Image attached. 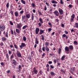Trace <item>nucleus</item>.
Masks as SVG:
<instances>
[{
	"instance_id": "f257e3e1",
	"label": "nucleus",
	"mask_w": 78,
	"mask_h": 78,
	"mask_svg": "<svg viewBox=\"0 0 78 78\" xmlns=\"http://www.w3.org/2000/svg\"><path fill=\"white\" fill-rule=\"evenodd\" d=\"M38 72V71L37 69H36V68L35 67L33 68V71H32V73L33 75H37V73Z\"/></svg>"
},
{
	"instance_id": "f03ea898",
	"label": "nucleus",
	"mask_w": 78,
	"mask_h": 78,
	"mask_svg": "<svg viewBox=\"0 0 78 78\" xmlns=\"http://www.w3.org/2000/svg\"><path fill=\"white\" fill-rule=\"evenodd\" d=\"M42 50L43 51H46V52H48L49 51V50H50V49L49 48H48L47 47H43L42 48Z\"/></svg>"
},
{
	"instance_id": "7ed1b4c3",
	"label": "nucleus",
	"mask_w": 78,
	"mask_h": 78,
	"mask_svg": "<svg viewBox=\"0 0 78 78\" xmlns=\"http://www.w3.org/2000/svg\"><path fill=\"white\" fill-rule=\"evenodd\" d=\"M11 63L12 66H14V67L16 66V65L17 64V62L14 59L12 60Z\"/></svg>"
},
{
	"instance_id": "20e7f679",
	"label": "nucleus",
	"mask_w": 78,
	"mask_h": 78,
	"mask_svg": "<svg viewBox=\"0 0 78 78\" xmlns=\"http://www.w3.org/2000/svg\"><path fill=\"white\" fill-rule=\"evenodd\" d=\"M5 28V26L3 24H1L0 26V30L2 31H4V30Z\"/></svg>"
},
{
	"instance_id": "39448f33",
	"label": "nucleus",
	"mask_w": 78,
	"mask_h": 78,
	"mask_svg": "<svg viewBox=\"0 0 78 78\" xmlns=\"http://www.w3.org/2000/svg\"><path fill=\"white\" fill-rule=\"evenodd\" d=\"M39 21L41 23H38L39 27H41V25L42 24V23H44L43 21H42V19L40 18H39Z\"/></svg>"
},
{
	"instance_id": "423d86ee",
	"label": "nucleus",
	"mask_w": 78,
	"mask_h": 78,
	"mask_svg": "<svg viewBox=\"0 0 78 78\" xmlns=\"http://www.w3.org/2000/svg\"><path fill=\"white\" fill-rule=\"evenodd\" d=\"M26 47V44L23 43H21V45H20V49H22L23 47Z\"/></svg>"
},
{
	"instance_id": "0eeeda50",
	"label": "nucleus",
	"mask_w": 78,
	"mask_h": 78,
	"mask_svg": "<svg viewBox=\"0 0 78 78\" xmlns=\"http://www.w3.org/2000/svg\"><path fill=\"white\" fill-rule=\"evenodd\" d=\"M58 11L60 15H62L64 14V11L60 8H58Z\"/></svg>"
},
{
	"instance_id": "6e6552de",
	"label": "nucleus",
	"mask_w": 78,
	"mask_h": 78,
	"mask_svg": "<svg viewBox=\"0 0 78 78\" xmlns=\"http://www.w3.org/2000/svg\"><path fill=\"white\" fill-rule=\"evenodd\" d=\"M16 55H17V56H18V57L19 58H20V57H21V56H22V54H21V53H20V52L18 51H17V52H16Z\"/></svg>"
},
{
	"instance_id": "1a4fd4ad",
	"label": "nucleus",
	"mask_w": 78,
	"mask_h": 78,
	"mask_svg": "<svg viewBox=\"0 0 78 78\" xmlns=\"http://www.w3.org/2000/svg\"><path fill=\"white\" fill-rule=\"evenodd\" d=\"M54 13L56 16H58L59 15V13L58 12V11L56 10L54 12Z\"/></svg>"
},
{
	"instance_id": "9d476101",
	"label": "nucleus",
	"mask_w": 78,
	"mask_h": 78,
	"mask_svg": "<svg viewBox=\"0 0 78 78\" xmlns=\"http://www.w3.org/2000/svg\"><path fill=\"white\" fill-rule=\"evenodd\" d=\"M39 32V28H37L35 29V33L36 34H37Z\"/></svg>"
},
{
	"instance_id": "9b49d317",
	"label": "nucleus",
	"mask_w": 78,
	"mask_h": 78,
	"mask_svg": "<svg viewBox=\"0 0 78 78\" xmlns=\"http://www.w3.org/2000/svg\"><path fill=\"white\" fill-rule=\"evenodd\" d=\"M22 26V24H21V23H20L17 24V27H18V28H19V29H20Z\"/></svg>"
},
{
	"instance_id": "f8f14e48",
	"label": "nucleus",
	"mask_w": 78,
	"mask_h": 78,
	"mask_svg": "<svg viewBox=\"0 0 78 78\" xmlns=\"http://www.w3.org/2000/svg\"><path fill=\"white\" fill-rule=\"evenodd\" d=\"M73 69H72V68H71V69H70V73H71L72 74H73V75H74V74L73 73V71H75V69H74L73 68Z\"/></svg>"
},
{
	"instance_id": "ddd939ff",
	"label": "nucleus",
	"mask_w": 78,
	"mask_h": 78,
	"mask_svg": "<svg viewBox=\"0 0 78 78\" xmlns=\"http://www.w3.org/2000/svg\"><path fill=\"white\" fill-rule=\"evenodd\" d=\"M2 39L3 42H5L7 40L6 38L5 37H2Z\"/></svg>"
},
{
	"instance_id": "4468645a",
	"label": "nucleus",
	"mask_w": 78,
	"mask_h": 78,
	"mask_svg": "<svg viewBox=\"0 0 78 78\" xmlns=\"http://www.w3.org/2000/svg\"><path fill=\"white\" fill-rule=\"evenodd\" d=\"M69 48L68 47L66 46L65 48V50L66 51H69Z\"/></svg>"
},
{
	"instance_id": "2eb2a0df",
	"label": "nucleus",
	"mask_w": 78,
	"mask_h": 78,
	"mask_svg": "<svg viewBox=\"0 0 78 78\" xmlns=\"http://www.w3.org/2000/svg\"><path fill=\"white\" fill-rule=\"evenodd\" d=\"M35 44H39V40L37 39V38H35Z\"/></svg>"
},
{
	"instance_id": "dca6fc26",
	"label": "nucleus",
	"mask_w": 78,
	"mask_h": 78,
	"mask_svg": "<svg viewBox=\"0 0 78 78\" xmlns=\"http://www.w3.org/2000/svg\"><path fill=\"white\" fill-rule=\"evenodd\" d=\"M44 30L40 29L39 32L40 34H43V33H44Z\"/></svg>"
},
{
	"instance_id": "f3484780",
	"label": "nucleus",
	"mask_w": 78,
	"mask_h": 78,
	"mask_svg": "<svg viewBox=\"0 0 78 78\" xmlns=\"http://www.w3.org/2000/svg\"><path fill=\"white\" fill-rule=\"evenodd\" d=\"M69 48L70 49V50H72L73 49V47L72 45H70L69 46Z\"/></svg>"
},
{
	"instance_id": "a211bd4d",
	"label": "nucleus",
	"mask_w": 78,
	"mask_h": 78,
	"mask_svg": "<svg viewBox=\"0 0 78 78\" xmlns=\"http://www.w3.org/2000/svg\"><path fill=\"white\" fill-rule=\"evenodd\" d=\"M28 59H29L30 62H32L33 61V59H32V58H31V56H29V57H28Z\"/></svg>"
},
{
	"instance_id": "6ab92c4d",
	"label": "nucleus",
	"mask_w": 78,
	"mask_h": 78,
	"mask_svg": "<svg viewBox=\"0 0 78 78\" xmlns=\"http://www.w3.org/2000/svg\"><path fill=\"white\" fill-rule=\"evenodd\" d=\"M15 15L16 17H18L19 16V12L17 11H16L15 12Z\"/></svg>"
},
{
	"instance_id": "aec40b11",
	"label": "nucleus",
	"mask_w": 78,
	"mask_h": 78,
	"mask_svg": "<svg viewBox=\"0 0 78 78\" xmlns=\"http://www.w3.org/2000/svg\"><path fill=\"white\" fill-rule=\"evenodd\" d=\"M63 37H66V39H68V37H67V36L66 35V34H63L62 35V38H63Z\"/></svg>"
},
{
	"instance_id": "412c9836",
	"label": "nucleus",
	"mask_w": 78,
	"mask_h": 78,
	"mask_svg": "<svg viewBox=\"0 0 78 78\" xmlns=\"http://www.w3.org/2000/svg\"><path fill=\"white\" fill-rule=\"evenodd\" d=\"M21 3L23 5H26L25 1H24V0H21Z\"/></svg>"
},
{
	"instance_id": "4be33fe9",
	"label": "nucleus",
	"mask_w": 78,
	"mask_h": 78,
	"mask_svg": "<svg viewBox=\"0 0 78 78\" xmlns=\"http://www.w3.org/2000/svg\"><path fill=\"white\" fill-rule=\"evenodd\" d=\"M61 50H62V49L61 48H59L58 49V54H60L61 53V52H62Z\"/></svg>"
},
{
	"instance_id": "5701e85b",
	"label": "nucleus",
	"mask_w": 78,
	"mask_h": 78,
	"mask_svg": "<svg viewBox=\"0 0 78 78\" xmlns=\"http://www.w3.org/2000/svg\"><path fill=\"white\" fill-rule=\"evenodd\" d=\"M16 33H18V34H19V33H20V31H19V30L18 29H16Z\"/></svg>"
},
{
	"instance_id": "b1692460",
	"label": "nucleus",
	"mask_w": 78,
	"mask_h": 78,
	"mask_svg": "<svg viewBox=\"0 0 78 78\" xmlns=\"http://www.w3.org/2000/svg\"><path fill=\"white\" fill-rule=\"evenodd\" d=\"M14 54H12V55L11 56H10V60H12V59H14Z\"/></svg>"
},
{
	"instance_id": "393cba45",
	"label": "nucleus",
	"mask_w": 78,
	"mask_h": 78,
	"mask_svg": "<svg viewBox=\"0 0 78 78\" xmlns=\"http://www.w3.org/2000/svg\"><path fill=\"white\" fill-rule=\"evenodd\" d=\"M49 45H50L49 43L48 42H45V45H46V47H48V46H49Z\"/></svg>"
},
{
	"instance_id": "a878e982",
	"label": "nucleus",
	"mask_w": 78,
	"mask_h": 78,
	"mask_svg": "<svg viewBox=\"0 0 78 78\" xmlns=\"http://www.w3.org/2000/svg\"><path fill=\"white\" fill-rule=\"evenodd\" d=\"M50 74H51V76H54V75H55V73H54L52 71L51 72Z\"/></svg>"
},
{
	"instance_id": "bb28decb",
	"label": "nucleus",
	"mask_w": 78,
	"mask_h": 78,
	"mask_svg": "<svg viewBox=\"0 0 78 78\" xmlns=\"http://www.w3.org/2000/svg\"><path fill=\"white\" fill-rule=\"evenodd\" d=\"M26 16L27 19H29L30 17V14H27L26 15Z\"/></svg>"
},
{
	"instance_id": "cd10ccee",
	"label": "nucleus",
	"mask_w": 78,
	"mask_h": 78,
	"mask_svg": "<svg viewBox=\"0 0 78 78\" xmlns=\"http://www.w3.org/2000/svg\"><path fill=\"white\" fill-rule=\"evenodd\" d=\"M34 51H31V56H34Z\"/></svg>"
},
{
	"instance_id": "c85d7f7f",
	"label": "nucleus",
	"mask_w": 78,
	"mask_h": 78,
	"mask_svg": "<svg viewBox=\"0 0 78 78\" xmlns=\"http://www.w3.org/2000/svg\"><path fill=\"white\" fill-rule=\"evenodd\" d=\"M75 26L74 27H76V28H78V23H76L75 24Z\"/></svg>"
},
{
	"instance_id": "c756f323",
	"label": "nucleus",
	"mask_w": 78,
	"mask_h": 78,
	"mask_svg": "<svg viewBox=\"0 0 78 78\" xmlns=\"http://www.w3.org/2000/svg\"><path fill=\"white\" fill-rule=\"evenodd\" d=\"M38 51L40 53H42V51L41 50V46L40 48H39V49L38 50Z\"/></svg>"
},
{
	"instance_id": "7c9ffc66",
	"label": "nucleus",
	"mask_w": 78,
	"mask_h": 78,
	"mask_svg": "<svg viewBox=\"0 0 78 78\" xmlns=\"http://www.w3.org/2000/svg\"><path fill=\"white\" fill-rule=\"evenodd\" d=\"M25 17H26V16L25 15H23L22 16V19L23 20H25Z\"/></svg>"
},
{
	"instance_id": "2f4dec72",
	"label": "nucleus",
	"mask_w": 78,
	"mask_h": 78,
	"mask_svg": "<svg viewBox=\"0 0 78 78\" xmlns=\"http://www.w3.org/2000/svg\"><path fill=\"white\" fill-rule=\"evenodd\" d=\"M52 3H58V2H57L54 0H53L52 1Z\"/></svg>"
},
{
	"instance_id": "473e14b6",
	"label": "nucleus",
	"mask_w": 78,
	"mask_h": 78,
	"mask_svg": "<svg viewBox=\"0 0 78 78\" xmlns=\"http://www.w3.org/2000/svg\"><path fill=\"white\" fill-rule=\"evenodd\" d=\"M27 27L28 26L27 25H25L22 28L23 30H25V29H26V28H27Z\"/></svg>"
},
{
	"instance_id": "72a5a7b5",
	"label": "nucleus",
	"mask_w": 78,
	"mask_h": 78,
	"mask_svg": "<svg viewBox=\"0 0 78 78\" xmlns=\"http://www.w3.org/2000/svg\"><path fill=\"white\" fill-rule=\"evenodd\" d=\"M74 44L75 45H78V42L76 41H75L74 42Z\"/></svg>"
},
{
	"instance_id": "f704fd0d",
	"label": "nucleus",
	"mask_w": 78,
	"mask_h": 78,
	"mask_svg": "<svg viewBox=\"0 0 78 78\" xmlns=\"http://www.w3.org/2000/svg\"><path fill=\"white\" fill-rule=\"evenodd\" d=\"M23 39L24 41H27V38L25 36L23 37Z\"/></svg>"
},
{
	"instance_id": "c9c22d12",
	"label": "nucleus",
	"mask_w": 78,
	"mask_h": 78,
	"mask_svg": "<svg viewBox=\"0 0 78 78\" xmlns=\"http://www.w3.org/2000/svg\"><path fill=\"white\" fill-rule=\"evenodd\" d=\"M65 57H66V56H65V55H63L61 58V60H64V59L65 58Z\"/></svg>"
},
{
	"instance_id": "e433bc0d",
	"label": "nucleus",
	"mask_w": 78,
	"mask_h": 78,
	"mask_svg": "<svg viewBox=\"0 0 78 78\" xmlns=\"http://www.w3.org/2000/svg\"><path fill=\"white\" fill-rule=\"evenodd\" d=\"M48 24L49 25V26H50V27H51V28L52 27V24H51V23L49 22L48 23Z\"/></svg>"
},
{
	"instance_id": "4c0bfd02",
	"label": "nucleus",
	"mask_w": 78,
	"mask_h": 78,
	"mask_svg": "<svg viewBox=\"0 0 78 78\" xmlns=\"http://www.w3.org/2000/svg\"><path fill=\"white\" fill-rule=\"evenodd\" d=\"M60 72H63L62 73H66V72L64 71L62 69L60 70Z\"/></svg>"
},
{
	"instance_id": "58836bf2",
	"label": "nucleus",
	"mask_w": 78,
	"mask_h": 78,
	"mask_svg": "<svg viewBox=\"0 0 78 78\" xmlns=\"http://www.w3.org/2000/svg\"><path fill=\"white\" fill-rule=\"evenodd\" d=\"M14 47L15 48H16V49H18V46H17V45L14 44Z\"/></svg>"
},
{
	"instance_id": "ea45409f",
	"label": "nucleus",
	"mask_w": 78,
	"mask_h": 78,
	"mask_svg": "<svg viewBox=\"0 0 78 78\" xmlns=\"http://www.w3.org/2000/svg\"><path fill=\"white\" fill-rule=\"evenodd\" d=\"M75 14H73L71 16V18H73V19H75Z\"/></svg>"
},
{
	"instance_id": "a19ab883",
	"label": "nucleus",
	"mask_w": 78,
	"mask_h": 78,
	"mask_svg": "<svg viewBox=\"0 0 78 78\" xmlns=\"http://www.w3.org/2000/svg\"><path fill=\"white\" fill-rule=\"evenodd\" d=\"M57 66H59V67H60V65L61 64L60 62H58L57 63Z\"/></svg>"
},
{
	"instance_id": "79ce46f5",
	"label": "nucleus",
	"mask_w": 78,
	"mask_h": 78,
	"mask_svg": "<svg viewBox=\"0 0 78 78\" xmlns=\"http://www.w3.org/2000/svg\"><path fill=\"white\" fill-rule=\"evenodd\" d=\"M31 6L33 8H34V7H35V4L34 3H32L31 4Z\"/></svg>"
},
{
	"instance_id": "37998d69",
	"label": "nucleus",
	"mask_w": 78,
	"mask_h": 78,
	"mask_svg": "<svg viewBox=\"0 0 78 78\" xmlns=\"http://www.w3.org/2000/svg\"><path fill=\"white\" fill-rule=\"evenodd\" d=\"M40 73V74L41 75H42V73H43V72H42V70H40L39 72Z\"/></svg>"
},
{
	"instance_id": "c03bdc74",
	"label": "nucleus",
	"mask_w": 78,
	"mask_h": 78,
	"mask_svg": "<svg viewBox=\"0 0 78 78\" xmlns=\"http://www.w3.org/2000/svg\"><path fill=\"white\" fill-rule=\"evenodd\" d=\"M31 18L32 19V20H34V15L33 14L31 15Z\"/></svg>"
},
{
	"instance_id": "a18cd8bd",
	"label": "nucleus",
	"mask_w": 78,
	"mask_h": 78,
	"mask_svg": "<svg viewBox=\"0 0 78 78\" xmlns=\"http://www.w3.org/2000/svg\"><path fill=\"white\" fill-rule=\"evenodd\" d=\"M74 18H71L70 21L71 22H73V19Z\"/></svg>"
},
{
	"instance_id": "49530a36",
	"label": "nucleus",
	"mask_w": 78,
	"mask_h": 78,
	"mask_svg": "<svg viewBox=\"0 0 78 78\" xmlns=\"http://www.w3.org/2000/svg\"><path fill=\"white\" fill-rule=\"evenodd\" d=\"M73 6V5H72L70 4L69 5V6H68L69 8H71Z\"/></svg>"
},
{
	"instance_id": "de8ad7c7",
	"label": "nucleus",
	"mask_w": 78,
	"mask_h": 78,
	"mask_svg": "<svg viewBox=\"0 0 78 78\" xmlns=\"http://www.w3.org/2000/svg\"><path fill=\"white\" fill-rule=\"evenodd\" d=\"M9 2H8L6 5V6H7V8H9Z\"/></svg>"
},
{
	"instance_id": "09e8293b",
	"label": "nucleus",
	"mask_w": 78,
	"mask_h": 78,
	"mask_svg": "<svg viewBox=\"0 0 78 78\" xmlns=\"http://www.w3.org/2000/svg\"><path fill=\"white\" fill-rule=\"evenodd\" d=\"M24 12V11L23 10H22L21 11H20V14H23Z\"/></svg>"
},
{
	"instance_id": "8fccbe9b",
	"label": "nucleus",
	"mask_w": 78,
	"mask_h": 78,
	"mask_svg": "<svg viewBox=\"0 0 78 78\" xmlns=\"http://www.w3.org/2000/svg\"><path fill=\"white\" fill-rule=\"evenodd\" d=\"M19 70H20V69H22V66H21L19 65Z\"/></svg>"
},
{
	"instance_id": "3c124183",
	"label": "nucleus",
	"mask_w": 78,
	"mask_h": 78,
	"mask_svg": "<svg viewBox=\"0 0 78 78\" xmlns=\"http://www.w3.org/2000/svg\"><path fill=\"white\" fill-rule=\"evenodd\" d=\"M60 2L61 4H62V5H63L64 2H63L62 0H60Z\"/></svg>"
},
{
	"instance_id": "603ef678",
	"label": "nucleus",
	"mask_w": 78,
	"mask_h": 78,
	"mask_svg": "<svg viewBox=\"0 0 78 78\" xmlns=\"http://www.w3.org/2000/svg\"><path fill=\"white\" fill-rule=\"evenodd\" d=\"M50 67L51 69H54V67H55V66H54L52 65H50Z\"/></svg>"
},
{
	"instance_id": "864d4df0",
	"label": "nucleus",
	"mask_w": 78,
	"mask_h": 78,
	"mask_svg": "<svg viewBox=\"0 0 78 78\" xmlns=\"http://www.w3.org/2000/svg\"><path fill=\"white\" fill-rule=\"evenodd\" d=\"M6 58H9V55H8V54L7 53L6 55Z\"/></svg>"
},
{
	"instance_id": "5fc2aeb1",
	"label": "nucleus",
	"mask_w": 78,
	"mask_h": 78,
	"mask_svg": "<svg viewBox=\"0 0 78 78\" xmlns=\"http://www.w3.org/2000/svg\"><path fill=\"white\" fill-rule=\"evenodd\" d=\"M41 39L42 40H44V35H42L41 36Z\"/></svg>"
},
{
	"instance_id": "6e6d98bb",
	"label": "nucleus",
	"mask_w": 78,
	"mask_h": 78,
	"mask_svg": "<svg viewBox=\"0 0 78 78\" xmlns=\"http://www.w3.org/2000/svg\"><path fill=\"white\" fill-rule=\"evenodd\" d=\"M51 30H52L51 28H49V29H48V32H50V31H51Z\"/></svg>"
},
{
	"instance_id": "4d7b16f0",
	"label": "nucleus",
	"mask_w": 78,
	"mask_h": 78,
	"mask_svg": "<svg viewBox=\"0 0 78 78\" xmlns=\"http://www.w3.org/2000/svg\"><path fill=\"white\" fill-rule=\"evenodd\" d=\"M38 12L39 14H40V15H41V16H42V13L41 12L38 11Z\"/></svg>"
},
{
	"instance_id": "13d9d810",
	"label": "nucleus",
	"mask_w": 78,
	"mask_h": 78,
	"mask_svg": "<svg viewBox=\"0 0 78 78\" xmlns=\"http://www.w3.org/2000/svg\"><path fill=\"white\" fill-rule=\"evenodd\" d=\"M9 22L11 25H13V23L12 22H11V21H10Z\"/></svg>"
},
{
	"instance_id": "bf43d9fd",
	"label": "nucleus",
	"mask_w": 78,
	"mask_h": 78,
	"mask_svg": "<svg viewBox=\"0 0 78 78\" xmlns=\"http://www.w3.org/2000/svg\"><path fill=\"white\" fill-rule=\"evenodd\" d=\"M1 66H4V63H3V62H2L1 63Z\"/></svg>"
},
{
	"instance_id": "052dcab7",
	"label": "nucleus",
	"mask_w": 78,
	"mask_h": 78,
	"mask_svg": "<svg viewBox=\"0 0 78 78\" xmlns=\"http://www.w3.org/2000/svg\"><path fill=\"white\" fill-rule=\"evenodd\" d=\"M5 37H8V32H6V34L5 35Z\"/></svg>"
},
{
	"instance_id": "680f3d73",
	"label": "nucleus",
	"mask_w": 78,
	"mask_h": 78,
	"mask_svg": "<svg viewBox=\"0 0 78 78\" xmlns=\"http://www.w3.org/2000/svg\"><path fill=\"white\" fill-rule=\"evenodd\" d=\"M46 55V54H45V53H43L42 55V56L43 57H44V56H45V55Z\"/></svg>"
},
{
	"instance_id": "e2e57ef3",
	"label": "nucleus",
	"mask_w": 78,
	"mask_h": 78,
	"mask_svg": "<svg viewBox=\"0 0 78 78\" xmlns=\"http://www.w3.org/2000/svg\"><path fill=\"white\" fill-rule=\"evenodd\" d=\"M61 27H62V28H64V24H61Z\"/></svg>"
},
{
	"instance_id": "0e129e2a",
	"label": "nucleus",
	"mask_w": 78,
	"mask_h": 78,
	"mask_svg": "<svg viewBox=\"0 0 78 78\" xmlns=\"http://www.w3.org/2000/svg\"><path fill=\"white\" fill-rule=\"evenodd\" d=\"M49 65L48 64H47L46 66V67H47V68H49Z\"/></svg>"
},
{
	"instance_id": "69168bd1",
	"label": "nucleus",
	"mask_w": 78,
	"mask_h": 78,
	"mask_svg": "<svg viewBox=\"0 0 78 78\" xmlns=\"http://www.w3.org/2000/svg\"><path fill=\"white\" fill-rule=\"evenodd\" d=\"M44 11H46L47 10V6H45L44 7Z\"/></svg>"
},
{
	"instance_id": "338daca9",
	"label": "nucleus",
	"mask_w": 78,
	"mask_h": 78,
	"mask_svg": "<svg viewBox=\"0 0 78 78\" xmlns=\"http://www.w3.org/2000/svg\"><path fill=\"white\" fill-rule=\"evenodd\" d=\"M52 61H49L48 62V64H52Z\"/></svg>"
},
{
	"instance_id": "774afa93",
	"label": "nucleus",
	"mask_w": 78,
	"mask_h": 78,
	"mask_svg": "<svg viewBox=\"0 0 78 78\" xmlns=\"http://www.w3.org/2000/svg\"><path fill=\"white\" fill-rule=\"evenodd\" d=\"M45 4L47 5L48 6H49V3L48 2H46Z\"/></svg>"
}]
</instances>
